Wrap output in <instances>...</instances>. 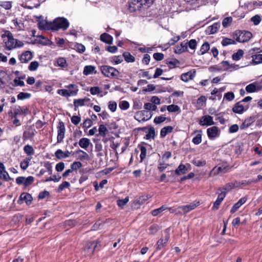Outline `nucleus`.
<instances>
[{
  "label": "nucleus",
  "mask_w": 262,
  "mask_h": 262,
  "mask_svg": "<svg viewBox=\"0 0 262 262\" xmlns=\"http://www.w3.org/2000/svg\"><path fill=\"white\" fill-rule=\"evenodd\" d=\"M69 25L68 20L66 18L58 17L55 18L52 22L46 24L43 28L47 30H52L53 31H58L59 29L66 30L69 28Z\"/></svg>",
  "instance_id": "1"
},
{
  "label": "nucleus",
  "mask_w": 262,
  "mask_h": 262,
  "mask_svg": "<svg viewBox=\"0 0 262 262\" xmlns=\"http://www.w3.org/2000/svg\"><path fill=\"white\" fill-rule=\"evenodd\" d=\"M155 0H131L128 3V10L130 12H134L140 10L141 8L145 6L150 7Z\"/></svg>",
  "instance_id": "2"
},
{
  "label": "nucleus",
  "mask_w": 262,
  "mask_h": 262,
  "mask_svg": "<svg viewBox=\"0 0 262 262\" xmlns=\"http://www.w3.org/2000/svg\"><path fill=\"white\" fill-rule=\"evenodd\" d=\"M102 74L109 78H118L120 72L115 68L108 65H102L99 67Z\"/></svg>",
  "instance_id": "3"
},
{
  "label": "nucleus",
  "mask_w": 262,
  "mask_h": 262,
  "mask_svg": "<svg viewBox=\"0 0 262 262\" xmlns=\"http://www.w3.org/2000/svg\"><path fill=\"white\" fill-rule=\"evenodd\" d=\"M233 37L237 42H246L252 37V34L248 31L236 30L233 33Z\"/></svg>",
  "instance_id": "4"
},
{
  "label": "nucleus",
  "mask_w": 262,
  "mask_h": 262,
  "mask_svg": "<svg viewBox=\"0 0 262 262\" xmlns=\"http://www.w3.org/2000/svg\"><path fill=\"white\" fill-rule=\"evenodd\" d=\"M3 39V42L6 49L11 50L15 49L14 40L12 33L9 31H6L4 34L2 35Z\"/></svg>",
  "instance_id": "5"
},
{
  "label": "nucleus",
  "mask_w": 262,
  "mask_h": 262,
  "mask_svg": "<svg viewBox=\"0 0 262 262\" xmlns=\"http://www.w3.org/2000/svg\"><path fill=\"white\" fill-rule=\"evenodd\" d=\"M98 244L100 245L99 243L95 241L87 242L83 248L85 256H91L93 255Z\"/></svg>",
  "instance_id": "6"
},
{
  "label": "nucleus",
  "mask_w": 262,
  "mask_h": 262,
  "mask_svg": "<svg viewBox=\"0 0 262 262\" xmlns=\"http://www.w3.org/2000/svg\"><path fill=\"white\" fill-rule=\"evenodd\" d=\"M152 114L147 111H140L137 112L134 118L138 122H144L147 121L151 117Z\"/></svg>",
  "instance_id": "7"
},
{
  "label": "nucleus",
  "mask_w": 262,
  "mask_h": 262,
  "mask_svg": "<svg viewBox=\"0 0 262 262\" xmlns=\"http://www.w3.org/2000/svg\"><path fill=\"white\" fill-rule=\"evenodd\" d=\"M57 142L59 143L63 141L66 133V127L63 122L60 120L57 125Z\"/></svg>",
  "instance_id": "8"
},
{
  "label": "nucleus",
  "mask_w": 262,
  "mask_h": 262,
  "mask_svg": "<svg viewBox=\"0 0 262 262\" xmlns=\"http://www.w3.org/2000/svg\"><path fill=\"white\" fill-rule=\"evenodd\" d=\"M207 134L210 140H214L220 135V130L217 126H213L207 128Z\"/></svg>",
  "instance_id": "9"
},
{
  "label": "nucleus",
  "mask_w": 262,
  "mask_h": 262,
  "mask_svg": "<svg viewBox=\"0 0 262 262\" xmlns=\"http://www.w3.org/2000/svg\"><path fill=\"white\" fill-rule=\"evenodd\" d=\"M169 238L170 235L168 233L166 234L164 238H160L156 243V250L159 251L165 247L169 240Z\"/></svg>",
  "instance_id": "10"
},
{
  "label": "nucleus",
  "mask_w": 262,
  "mask_h": 262,
  "mask_svg": "<svg viewBox=\"0 0 262 262\" xmlns=\"http://www.w3.org/2000/svg\"><path fill=\"white\" fill-rule=\"evenodd\" d=\"M249 108V105H243L242 102H236L232 107V111L236 114H241Z\"/></svg>",
  "instance_id": "11"
},
{
  "label": "nucleus",
  "mask_w": 262,
  "mask_h": 262,
  "mask_svg": "<svg viewBox=\"0 0 262 262\" xmlns=\"http://www.w3.org/2000/svg\"><path fill=\"white\" fill-rule=\"evenodd\" d=\"M199 123L201 126H210L215 124L213 117L208 115L201 117Z\"/></svg>",
  "instance_id": "12"
},
{
  "label": "nucleus",
  "mask_w": 262,
  "mask_h": 262,
  "mask_svg": "<svg viewBox=\"0 0 262 262\" xmlns=\"http://www.w3.org/2000/svg\"><path fill=\"white\" fill-rule=\"evenodd\" d=\"M195 70H190L186 73L182 74L181 75V79L185 82L189 81L190 80H192L195 76Z\"/></svg>",
  "instance_id": "13"
},
{
  "label": "nucleus",
  "mask_w": 262,
  "mask_h": 262,
  "mask_svg": "<svg viewBox=\"0 0 262 262\" xmlns=\"http://www.w3.org/2000/svg\"><path fill=\"white\" fill-rule=\"evenodd\" d=\"M36 133V131L35 129H33L30 127L28 130H25L23 132V140L24 141L28 140H30L31 141L32 140Z\"/></svg>",
  "instance_id": "14"
},
{
  "label": "nucleus",
  "mask_w": 262,
  "mask_h": 262,
  "mask_svg": "<svg viewBox=\"0 0 262 262\" xmlns=\"http://www.w3.org/2000/svg\"><path fill=\"white\" fill-rule=\"evenodd\" d=\"M33 58L32 53L30 51L24 52L19 56V59L21 63H27Z\"/></svg>",
  "instance_id": "15"
},
{
  "label": "nucleus",
  "mask_w": 262,
  "mask_h": 262,
  "mask_svg": "<svg viewBox=\"0 0 262 262\" xmlns=\"http://www.w3.org/2000/svg\"><path fill=\"white\" fill-rule=\"evenodd\" d=\"M255 122L254 115L251 116L244 120L242 124L240 125V128L241 129H244L247 128L251 126Z\"/></svg>",
  "instance_id": "16"
},
{
  "label": "nucleus",
  "mask_w": 262,
  "mask_h": 262,
  "mask_svg": "<svg viewBox=\"0 0 262 262\" xmlns=\"http://www.w3.org/2000/svg\"><path fill=\"white\" fill-rule=\"evenodd\" d=\"M193 134H196L192 139V142L195 145H198L202 142L203 132L202 129L195 130Z\"/></svg>",
  "instance_id": "17"
},
{
  "label": "nucleus",
  "mask_w": 262,
  "mask_h": 262,
  "mask_svg": "<svg viewBox=\"0 0 262 262\" xmlns=\"http://www.w3.org/2000/svg\"><path fill=\"white\" fill-rule=\"evenodd\" d=\"M32 200L33 198L30 193L23 192L20 194L18 202L20 203L19 201H24L27 205H30L32 203Z\"/></svg>",
  "instance_id": "18"
},
{
  "label": "nucleus",
  "mask_w": 262,
  "mask_h": 262,
  "mask_svg": "<svg viewBox=\"0 0 262 262\" xmlns=\"http://www.w3.org/2000/svg\"><path fill=\"white\" fill-rule=\"evenodd\" d=\"M78 92V90H66L61 89L58 91V93L64 97H69L71 96H76Z\"/></svg>",
  "instance_id": "19"
},
{
  "label": "nucleus",
  "mask_w": 262,
  "mask_h": 262,
  "mask_svg": "<svg viewBox=\"0 0 262 262\" xmlns=\"http://www.w3.org/2000/svg\"><path fill=\"white\" fill-rule=\"evenodd\" d=\"M199 204V202H198L196 204L190 203L189 205L181 206V208L182 211V214H186L191 210L194 209Z\"/></svg>",
  "instance_id": "20"
},
{
  "label": "nucleus",
  "mask_w": 262,
  "mask_h": 262,
  "mask_svg": "<svg viewBox=\"0 0 262 262\" xmlns=\"http://www.w3.org/2000/svg\"><path fill=\"white\" fill-rule=\"evenodd\" d=\"M70 155V152L68 150L63 151L60 149H57L55 152V155L58 159L66 158L69 157Z\"/></svg>",
  "instance_id": "21"
},
{
  "label": "nucleus",
  "mask_w": 262,
  "mask_h": 262,
  "mask_svg": "<svg viewBox=\"0 0 262 262\" xmlns=\"http://www.w3.org/2000/svg\"><path fill=\"white\" fill-rule=\"evenodd\" d=\"M94 73L95 74L97 73V71L95 70V67L93 66H86L84 68L83 74L84 75H89L91 74Z\"/></svg>",
  "instance_id": "22"
},
{
  "label": "nucleus",
  "mask_w": 262,
  "mask_h": 262,
  "mask_svg": "<svg viewBox=\"0 0 262 262\" xmlns=\"http://www.w3.org/2000/svg\"><path fill=\"white\" fill-rule=\"evenodd\" d=\"M100 38L102 41H103L106 43H108V44L112 43L113 37L111 35H110L106 33H104L100 35Z\"/></svg>",
  "instance_id": "23"
},
{
  "label": "nucleus",
  "mask_w": 262,
  "mask_h": 262,
  "mask_svg": "<svg viewBox=\"0 0 262 262\" xmlns=\"http://www.w3.org/2000/svg\"><path fill=\"white\" fill-rule=\"evenodd\" d=\"M90 100V98L86 97H85L84 99H75L74 100L75 110H76V108L79 106L84 105L85 102L89 101Z\"/></svg>",
  "instance_id": "24"
},
{
  "label": "nucleus",
  "mask_w": 262,
  "mask_h": 262,
  "mask_svg": "<svg viewBox=\"0 0 262 262\" xmlns=\"http://www.w3.org/2000/svg\"><path fill=\"white\" fill-rule=\"evenodd\" d=\"M187 171L188 168L186 167V166L181 164L174 170V173L177 175H181L186 173Z\"/></svg>",
  "instance_id": "25"
},
{
  "label": "nucleus",
  "mask_w": 262,
  "mask_h": 262,
  "mask_svg": "<svg viewBox=\"0 0 262 262\" xmlns=\"http://www.w3.org/2000/svg\"><path fill=\"white\" fill-rule=\"evenodd\" d=\"M173 127L171 126H165L161 129L160 137L164 138L168 134L170 133L173 130Z\"/></svg>",
  "instance_id": "26"
},
{
  "label": "nucleus",
  "mask_w": 262,
  "mask_h": 262,
  "mask_svg": "<svg viewBox=\"0 0 262 262\" xmlns=\"http://www.w3.org/2000/svg\"><path fill=\"white\" fill-rule=\"evenodd\" d=\"M91 142L90 140L86 138H82L79 141V145L83 149H86L90 145Z\"/></svg>",
  "instance_id": "27"
},
{
  "label": "nucleus",
  "mask_w": 262,
  "mask_h": 262,
  "mask_svg": "<svg viewBox=\"0 0 262 262\" xmlns=\"http://www.w3.org/2000/svg\"><path fill=\"white\" fill-rule=\"evenodd\" d=\"M210 49L209 43L206 41L201 46L200 50L198 51V55H202L207 53Z\"/></svg>",
  "instance_id": "28"
},
{
  "label": "nucleus",
  "mask_w": 262,
  "mask_h": 262,
  "mask_svg": "<svg viewBox=\"0 0 262 262\" xmlns=\"http://www.w3.org/2000/svg\"><path fill=\"white\" fill-rule=\"evenodd\" d=\"M25 153L29 157H31L35 154L33 147L30 145H26L24 147Z\"/></svg>",
  "instance_id": "29"
},
{
  "label": "nucleus",
  "mask_w": 262,
  "mask_h": 262,
  "mask_svg": "<svg viewBox=\"0 0 262 262\" xmlns=\"http://www.w3.org/2000/svg\"><path fill=\"white\" fill-rule=\"evenodd\" d=\"M144 143H142V144H139L138 147L140 148L141 153L140 155V162H142L146 157V148L143 145Z\"/></svg>",
  "instance_id": "30"
},
{
  "label": "nucleus",
  "mask_w": 262,
  "mask_h": 262,
  "mask_svg": "<svg viewBox=\"0 0 262 262\" xmlns=\"http://www.w3.org/2000/svg\"><path fill=\"white\" fill-rule=\"evenodd\" d=\"M75 154L78 155V159L81 161L88 159L89 158V155L86 152L80 149L76 150Z\"/></svg>",
  "instance_id": "31"
},
{
  "label": "nucleus",
  "mask_w": 262,
  "mask_h": 262,
  "mask_svg": "<svg viewBox=\"0 0 262 262\" xmlns=\"http://www.w3.org/2000/svg\"><path fill=\"white\" fill-rule=\"evenodd\" d=\"M122 56L127 62H134L135 61V57L128 52H124Z\"/></svg>",
  "instance_id": "32"
},
{
  "label": "nucleus",
  "mask_w": 262,
  "mask_h": 262,
  "mask_svg": "<svg viewBox=\"0 0 262 262\" xmlns=\"http://www.w3.org/2000/svg\"><path fill=\"white\" fill-rule=\"evenodd\" d=\"M252 63L256 65L262 63V54H255L252 55Z\"/></svg>",
  "instance_id": "33"
},
{
  "label": "nucleus",
  "mask_w": 262,
  "mask_h": 262,
  "mask_svg": "<svg viewBox=\"0 0 262 262\" xmlns=\"http://www.w3.org/2000/svg\"><path fill=\"white\" fill-rule=\"evenodd\" d=\"M227 171V167H221V166H215L214 167L211 172H213L214 175H217L220 174V173H224Z\"/></svg>",
  "instance_id": "34"
},
{
  "label": "nucleus",
  "mask_w": 262,
  "mask_h": 262,
  "mask_svg": "<svg viewBox=\"0 0 262 262\" xmlns=\"http://www.w3.org/2000/svg\"><path fill=\"white\" fill-rule=\"evenodd\" d=\"M220 28V24L218 23H214L212 26L208 27L209 34H213L216 33Z\"/></svg>",
  "instance_id": "35"
},
{
  "label": "nucleus",
  "mask_w": 262,
  "mask_h": 262,
  "mask_svg": "<svg viewBox=\"0 0 262 262\" xmlns=\"http://www.w3.org/2000/svg\"><path fill=\"white\" fill-rule=\"evenodd\" d=\"M32 157H26L25 159L23 160L20 163V168L25 170L27 169V168L28 167L29 165V162L31 160Z\"/></svg>",
  "instance_id": "36"
},
{
  "label": "nucleus",
  "mask_w": 262,
  "mask_h": 262,
  "mask_svg": "<svg viewBox=\"0 0 262 262\" xmlns=\"http://www.w3.org/2000/svg\"><path fill=\"white\" fill-rule=\"evenodd\" d=\"M156 136L155 130L154 127L150 126L148 128V133L146 135L145 138L147 140L150 139H154Z\"/></svg>",
  "instance_id": "37"
},
{
  "label": "nucleus",
  "mask_w": 262,
  "mask_h": 262,
  "mask_svg": "<svg viewBox=\"0 0 262 262\" xmlns=\"http://www.w3.org/2000/svg\"><path fill=\"white\" fill-rule=\"evenodd\" d=\"M244 55V51L242 49H239L236 53H234L232 55V58L233 60L238 61L240 60Z\"/></svg>",
  "instance_id": "38"
},
{
  "label": "nucleus",
  "mask_w": 262,
  "mask_h": 262,
  "mask_svg": "<svg viewBox=\"0 0 262 262\" xmlns=\"http://www.w3.org/2000/svg\"><path fill=\"white\" fill-rule=\"evenodd\" d=\"M123 57L121 55L113 56L111 58V62L114 64H118L123 61Z\"/></svg>",
  "instance_id": "39"
},
{
  "label": "nucleus",
  "mask_w": 262,
  "mask_h": 262,
  "mask_svg": "<svg viewBox=\"0 0 262 262\" xmlns=\"http://www.w3.org/2000/svg\"><path fill=\"white\" fill-rule=\"evenodd\" d=\"M167 208L168 207H166L165 205H162L160 208L152 210L151 213L152 216H156L158 215L159 214L164 211V210L167 209Z\"/></svg>",
  "instance_id": "40"
},
{
  "label": "nucleus",
  "mask_w": 262,
  "mask_h": 262,
  "mask_svg": "<svg viewBox=\"0 0 262 262\" xmlns=\"http://www.w3.org/2000/svg\"><path fill=\"white\" fill-rule=\"evenodd\" d=\"M98 131L99 135L102 137H105L108 132L106 127L103 124H100L99 125Z\"/></svg>",
  "instance_id": "41"
},
{
  "label": "nucleus",
  "mask_w": 262,
  "mask_h": 262,
  "mask_svg": "<svg viewBox=\"0 0 262 262\" xmlns=\"http://www.w3.org/2000/svg\"><path fill=\"white\" fill-rule=\"evenodd\" d=\"M243 150V144L241 142H237L234 146V152L236 154H241Z\"/></svg>",
  "instance_id": "42"
},
{
  "label": "nucleus",
  "mask_w": 262,
  "mask_h": 262,
  "mask_svg": "<svg viewBox=\"0 0 262 262\" xmlns=\"http://www.w3.org/2000/svg\"><path fill=\"white\" fill-rule=\"evenodd\" d=\"M221 43L223 46L225 47L228 45L235 44L236 40L231 38H225L222 40Z\"/></svg>",
  "instance_id": "43"
},
{
  "label": "nucleus",
  "mask_w": 262,
  "mask_h": 262,
  "mask_svg": "<svg viewBox=\"0 0 262 262\" xmlns=\"http://www.w3.org/2000/svg\"><path fill=\"white\" fill-rule=\"evenodd\" d=\"M232 183H228L226 184L224 186H223L221 188H219V190L226 192L227 193V192L230 191L233 188V186L232 185Z\"/></svg>",
  "instance_id": "44"
},
{
  "label": "nucleus",
  "mask_w": 262,
  "mask_h": 262,
  "mask_svg": "<svg viewBox=\"0 0 262 262\" xmlns=\"http://www.w3.org/2000/svg\"><path fill=\"white\" fill-rule=\"evenodd\" d=\"M255 121H256V125L258 127L262 126V114L257 113L254 115Z\"/></svg>",
  "instance_id": "45"
},
{
  "label": "nucleus",
  "mask_w": 262,
  "mask_h": 262,
  "mask_svg": "<svg viewBox=\"0 0 262 262\" xmlns=\"http://www.w3.org/2000/svg\"><path fill=\"white\" fill-rule=\"evenodd\" d=\"M144 108L145 111H154L157 109V106L152 103H145L144 105Z\"/></svg>",
  "instance_id": "46"
},
{
  "label": "nucleus",
  "mask_w": 262,
  "mask_h": 262,
  "mask_svg": "<svg viewBox=\"0 0 262 262\" xmlns=\"http://www.w3.org/2000/svg\"><path fill=\"white\" fill-rule=\"evenodd\" d=\"M93 125V122L92 121V119H90L89 118H87L85 119L82 124H81L82 128L84 129H88V128H90Z\"/></svg>",
  "instance_id": "47"
},
{
  "label": "nucleus",
  "mask_w": 262,
  "mask_h": 262,
  "mask_svg": "<svg viewBox=\"0 0 262 262\" xmlns=\"http://www.w3.org/2000/svg\"><path fill=\"white\" fill-rule=\"evenodd\" d=\"M166 108L169 112H180V107L178 105L175 104H171L168 105L167 106Z\"/></svg>",
  "instance_id": "48"
},
{
  "label": "nucleus",
  "mask_w": 262,
  "mask_h": 262,
  "mask_svg": "<svg viewBox=\"0 0 262 262\" xmlns=\"http://www.w3.org/2000/svg\"><path fill=\"white\" fill-rule=\"evenodd\" d=\"M251 21L254 25L257 26L261 22V17L260 15L258 14L255 15L251 18Z\"/></svg>",
  "instance_id": "49"
},
{
  "label": "nucleus",
  "mask_w": 262,
  "mask_h": 262,
  "mask_svg": "<svg viewBox=\"0 0 262 262\" xmlns=\"http://www.w3.org/2000/svg\"><path fill=\"white\" fill-rule=\"evenodd\" d=\"M159 230V226L156 224H153L151 225L148 228V234L150 235H154L158 232Z\"/></svg>",
  "instance_id": "50"
},
{
  "label": "nucleus",
  "mask_w": 262,
  "mask_h": 262,
  "mask_svg": "<svg viewBox=\"0 0 262 262\" xmlns=\"http://www.w3.org/2000/svg\"><path fill=\"white\" fill-rule=\"evenodd\" d=\"M21 114L20 106H18V108H15L13 113L12 111L9 112V115L11 116V118H16L17 115H19Z\"/></svg>",
  "instance_id": "51"
},
{
  "label": "nucleus",
  "mask_w": 262,
  "mask_h": 262,
  "mask_svg": "<svg viewBox=\"0 0 262 262\" xmlns=\"http://www.w3.org/2000/svg\"><path fill=\"white\" fill-rule=\"evenodd\" d=\"M206 100L207 99L205 96H201L197 99L196 103L200 107H202L206 105Z\"/></svg>",
  "instance_id": "52"
},
{
  "label": "nucleus",
  "mask_w": 262,
  "mask_h": 262,
  "mask_svg": "<svg viewBox=\"0 0 262 262\" xmlns=\"http://www.w3.org/2000/svg\"><path fill=\"white\" fill-rule=\"evenodd\" d=\"M232 21V18L231 17H226L224 18L222 21V25L224 28H226L229 27Z\"/></svg>",
  "instance_id": "53"
},
{
  "label": "nucleus",
  "mask_w": 262,
  "mask_h": 262,
  "mask_svg": "<svg viewBox=\"0 0 262 262\" xmlns=\"http://www.w3.org/2000/svg\"><path fill=\"white\" fill-rule=\"evenodd\" d=\"M31 96V95L30 93L20 92L17 95V98L18 100H24L30 98Z\"/></svg>",
  "instance_id": "54"
},
{
  "label": "nucleus",
  "mask_w": 262,
  "mask_h": 262,
  "mask_svg": "<svg viewBox=\"0 0 262 262\" xmlns=\"http://www.w3.org/2000/svg\"><path fill=\"white\" fill-rule=\"evenodd\" d=\"M70 186V184L69 182L67 181L63 182L61 184H60L58 187L57 191L58 192H61L63 190H64L66 188H69Z\"/></svg>",
  "instance_id": "55"
},
{
  "label": "nucleus",
  "mask_w": 262,
  "mask_h": 262,
  "mask_svg": "<svg viewBox=\"0 0 262 262\" xmlns=\"http://www.w3.org/2000/svg\"><path fill=\"white\" fill-rule=\"evenodd\" d=\"M129 201V197L126 196L124 199H119L117 201V205L119 207H123L125 206Z\"/></svg>",
  "instance_id": "56"
},
{
  "label": "nucleus",
  "mask_w": 262,
  "mask_h": 262,
  "mask_svg": "<svg viewBox=\"0 0 262 262\" xmlns=\"http://www.w3.org/2000/svg\"><path fill=\"white\" fill-rule=\"evenodd\" d=\"M75 47L76 48V51L79 53L82 54L85 51V46L81 43H76Z\"/></svg>",
  "instance_id": "57"
},
{
  "label": "nucleus",
  "mask_w": 262,
  "mask_h": 262,
  "mask_svg": "<svg viewBox=\"0 0 262 262\" xmlns=\"http://www.w3.org/2000/svg\"><path fill=\"white\" fill-rule=\"evenodd\" d=\"M82 166V163L79 161H75L71 165V169L74 171H76L77 170L79 169Z\"/></svg>",
  "instance_id": "58"
},
{
  "label": "nucleus",
  "mask_w": 262,
  "mask_h": 262,
  "mask_svg": "<svg viewBox=\"0 0 262 262\" xmlns=\"http://www.w3.org/2000/svg\"><path fill=\"white\" fill-rule=\"evenodd\" d=\"M38 66V62L37 61H34L30 63V65L28 67V69L30 71H35L37 69Z\"/></svg>",
  "instance_id": "59"
},
{
  "label": "nucleus",
  "mask_w": 262,
  "mask_h": 262,
  "mask_svg": "<svg viewBox=\"0 0 262 262\" xmlns=\"http://www.w3.org/2000/svg\"><path fill=\"white\" fill-rule=\"evenodd\" d=\"M246 91L248 93H253L255 92L256 91V85L254 83H252L248 84L246 87Z\"/></svg>",
  "instance_id": "60"
},
{
  "label": "nucleus",
  "mask_w": 262,
  "mask_h": 262,
  "mask_svg": "<svg viewBox=\"0 0 262 262\" xmlns=\"http://www.w3.org/2000/svg\"><path fill=\"white\" fill-rule=\"evenodd\" d=\"M57 63L58 66L61 68L66 67L67 65V61L64 58L59 57L57 60Z\"/></svg>",
  "instance_id": "61"
},
{
  "label": "nucleus",
  "mask_w": 262,
  "mask_h": 262,
  "mask_svg": "<svg viewBox=\"0 0 262 262\" xmlns=\"http://www.w3.org/2000/svg\"><path fill=\"white\" fill-rule=\"evenodd\" d=\"M34 181V178L32 176H29L27 178L25 177L24 186L27 187L31 185Z\"/></svg>",
  "instance_id": "62"
},
{
  "label": "nucleus",
  "mask_w": 262,
  "mask_h": 262,
  "mask_svg": "<svg viewBox=\"0 0 262 262\" xmlns=\"http://www.w3.org/2000/svg\"><path fill=\"white\" fill-rule=\"evenodd\" d=\"M119 107L122 110H126L128 109L129 107V102L125 100L121 101L119 103Z\"/></svg>",
  "instance_id": "63"
},
{
  "label": "nucleus",
  "mask_w": 262,
  "mask_h": 262,
  "mask_svg": "<svg viewBox=\"0 0 262 262\" xmlns=\"http://www.w3.org/2000/svg\"><path fill=\"white\" fill-rule=\"evenodd\" d=\"M168 166H169L168 164H166L164 162H159L158 166V169L160 172H162L165 170Z\"/></svg>",
  "instance_id": "64"
}]
</instances>
